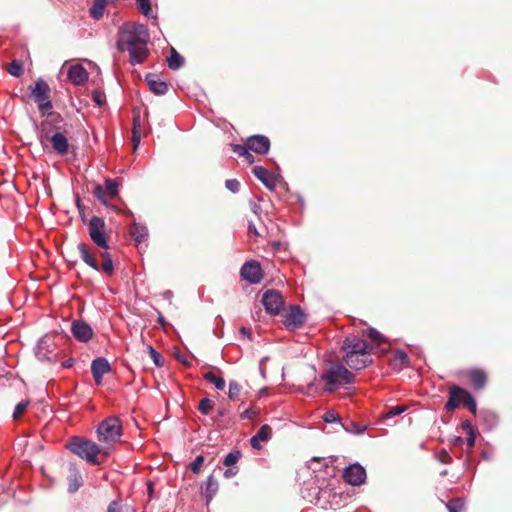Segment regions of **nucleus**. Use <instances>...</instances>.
<instances>
[{
    "label": "nucleus",
    "instance_id": "603ef678",
    "mask_svg": "<svg viewBox=\"0 0 512 512\" xmlns=\"http://www.w3.org/2000/svg\"><path fill=\"white\" fill-rule=\"evenodd\" d=\"M437 459H438L441 463H444V464H449V463H451V461H452L451 456L449 455V453H448L446 450H441V451L437 454Z\"/></svg>",
    "mask_w": 512,
    "mask_h": 512
},
{
    "label": "nucleus",
    "instance_id": "39448f33",
    "mask_svg": "<svg viewBox=\"0 0 512 512\" xmlns=\"http://www.w3.org/2000/svg\"><path fill=\"white\" fill-rule=\"evenodd\" d=\"M122 436V423L118 417L110 416L104 419L98 426V441L105 444L108 448L116 443Z\"/></svg>",
    "mask_w": 512,
    "mask_h": 512
},
{
    "label": "nucleus",
    "instance_id": "09e8293b",
    "mask_svg": "<svg viewBox=\"0 0 512 512\" xmlns=\"http://www.w3.org/2000/svg\"><path fill=\"white\" fill-rule=\"evenodd\" d=\"M225 186L232 193H237L240 190V183L236 179L226 180Z\"/></svg>",
    "mask_w": 512,
    "mask_h": 512
},
{
    "label": "nucleus",
    "instance_id": "72a5a7b5",
    "mask_svg": "<svg viewBox=\"0 0 512 512\" xmlns=\"http://www.w3.org/2000/svg\"><path fill=\"white\" fill-rule=\"evenodd\" d=\"M6 70L10 75L14 77H20L24 72L23 64L19 60H13L12 62H10L7 65Z\"/></svg>",
    "mask_w": 512,
    "mask_h": 512
},
{
    "label": "nucleus",
    "instance_id": "2eb2a0df",
    "mask_svg": "<svg viewBox=\"0 0 512 512\" xmlns=\"http://www.w3.org/2000/svg\"><path fill=\"white\" fill-rule=\"evenodd\" d=\"M343 360L351 369L355 370L364 369L372 362L370 352H364L362 356L356 353L353 354V352L345 353Z\"/></svg>",
    "mask_w": 512,
    "mask_h": 512
},
{
    "label": "nucleus",
    "instance_id": "c756f323",
    "mask_svg": "<svg viewBox=\"0 0 512 512\" xmlns=\"http://www.w3.org/2000/svg\"><path fill=\"white\" fill-rule=\"evenodd\" d=\"M141 139V123H140V114L137 113L133 117V130H132V141L134 145V149L137 148Z\"/></svg>",
    "mask_w": 512,
    "mask_h": 512
},
{
    "label": "nucleus",
    "instance_id": "864d4df0",
    "mask_svg": "<svg viewBox=\"0 0 512 512\" xmlns=\"http://www.w3.org/2000/svg\"><path fill=\"white\" fill-rule=\"evenodd\" d=\"M107 512H122L120 502L117 500L112 501L108 506Z\"/></svg>",
    "mask_w": 512,
    "mask_h": 512
},
{
    "label": "nucleus",
    "instance_id": "a18cd8bd",
    "mask_svg": "<svg viewBox=\"0 0 512 512\" xmlns=\"http://www.w3.org/2000/svg\"><path fill=\"white\" fill-rule=\"evenodd\" d=\"M205 461L203 455H198L193 462L190 463L189 468L195 474H198L201 471V467Z\"/></svg>",
    "mask_w": 512,
    "mask_h": 512
},
{
    "label": "nucleus",
    "instance_id": "de8ad7c7",
    "mask_svg": "<svg viewBox=\"0 0 512 512\" xmlns=\"http://www.w3.org/2000/svg\"><path fill=\"white\" fill-rule=\"evenodd\" d=\"M231 148L233 152L243 157L244 155H249V148L247 147V141L244 145L240 144H231Z\"/></svg>",
    "mask_w": 512,
    "mask_h": 512
},
{
    "label": "nucleus",
    "instance_id": "9b49d317",
    "mask_svg": "<svg viewBox=\"0 0 512 512\" xmlns=\"http://www.w3.org/2000/svg\"><path fill=\"white\" fill-rule=\"evenodd\" d=\"M342 477L348 484L359 486L365 481L366 471L361 465L355 463L344 470Z\"/></svg>",
    "mask_w": 512,
    "mask_h": 512
},
{
    "label": "nucleus",
    "instance_id": "4d7b16f0",
    "mask_svg": "<svg viewBox=\"0 0 512 512\" xmlns=\"http://www.w3.org/2000/svg\"><path fill=\"white\" fill-rule=\"evenodd\" d=\"M476 439V432H471L467 437V445L469 448L474 447Z\"/></svg>",
    "mask_w": 512,
    "mask_h": 512
},
{
    "label": "nucleus",
    "instance_id": "ddd939ff",
    "mask_svg": "<svg viewBox=\"0 0 512 512\" xmlns=\"http://www.w3.org/2000/svg\"><path fill=\"white\" fill-rule=\"evenodd\" d=\"M241 277L252 284L260 283L263 274L259 263L252 261L245 263L240 270Z\"/></svg>",
    "mask_w": 512,
    "mask_h": 512
},
{
    "label": "nucleus",
    "instance_id": "79ce46f5",
    "mask_svg": "<svg viewBox=\"0 0 512 512\" xmlns=\"http://www.w3.org/2000/svg\"><path fill=\"white\" fill-rule=\"evenodd\" d=\"M147 350L150 354V357L152 358L154 364L157 366V367H162L164 365V359L162 357V355L157 352L152 346H147Z\"/></svg>",
    "mask_w": 512,
    "mask_h": 512
},
{
    "label": "nucleus",
    "instance_id": "f03ea898",
    "mask_svg": "<svg viewBox=\"0 0 512 512\" xmlns=\"http://www.w3.org/2000/svg\"><path fill=\"white\" fill-rule=\"evenodd\" d=\"M66 447L91 465H100L109 455L107 447H101L83 437H73Z\"/></svg>",
    "mask_w": 512,
    "mask_h": 512
},
{
    "label": "nucleus",
    "instance_id": "c03bdc74",
    "mask_svg": "<svg viewBox=\"0 0 512 512\" xmlns=\"http://www.w3.org/2000/svg\"><path fill=\"white\" fill-rule=\"evenodd\" d=\"M406 410H407L406 405H397V406L389 408L388 411L385 413L384 417L392 418L397 415H400L401 413L405 412Z\"/></svg>",
    "mask_w": 512,
    "mask_h": 512
},
{
    "label": "nucleus",
    "instance_id": "bf43d9fd",
    "mask_svg": "<svg viewBox=\"0 0 512 512\" xmlns=\"http://www.w3.org/2000/svg\"><path fill=\"white\" fill-rule=\"evenodd\" d=\"M250 444L251 446L254 448V449H261V445H260V440L257 438L256 435H254L251 439H250Z\"/></svg>",
    "mask_w": 512,
    "mask_h": 512
},
{
    "label": "nucleus",
    "instance_id": "cd10ccee",
    "mask_svg": "<svg viewBox=\"0 0 512 512\" xmlns=\"http://www.w3.org/2000/svg\"><path fill=\"white\" fill-rule=\"evenodd\" d=\"M129 233L137 243L145 241L148 235L146 227L140 226L136 223L130 227Z\"/></svg>",
    "mask_w": 512,
    "mask_h": 512
},
{
    "label": "nucleus",
    "instance_id": "f3484780",
    "mask_svg": "<svg viewBox=\"0 0 512 512\" xmlns=\"http://www.w3.org/2000/svg\"><path fill=\"white\" fill-rule=\"evenodd\" d=\"M247 147L257 154H266L270 149V140L264 135H253L247 138Z\"/></svg>",
    "mask_w": 512,
    "mask_h": 512
},
{
    "label": "nucleus",
    "instance_id": "6e6d98bb",
    "mask_svg": "<svg viewBox=\"0 0 512 512\" xmlns=\"http://www.w3.org/2000/svg\"><path fill=\"white\" fill-rule=\"evenodd\" d=\"M461 427L464 431L467 432V434L469 435L471 432H475L472 424L470 421L466 420V421H463L462 424H461Z\"/></svg>",
    "mask_w": 512,
    "mask_h": 512
},
{
    "label": "nucleus",
    "instance_id": "6ab92c4d",
    "mask_svg": "<svg viewBox=\"0 0 512 512\" xmlns=\"http://www.w3.org/2000/svg\"><path fill=\"white\" fill-rule=\"evenodd\" d=\"M149 89L156 95H165L168 92L169 84L160 79L157 74L149 73L145 77Z\"/></svg>",
    "mask_w": 512,
    "mask_h": 512
},
{
    "label": "nucleus",
    "instance_id": "052dcab7",
    "mask_svg": "<svg viewBox=\"0 0 512 512\" xmlns=\"http://www.w3.org/2000/svg\"><path fill=\"white\" fill-rule=\"evenodd\" d=\"M248 233L249 234H254L256 236L260 235L253 223H249V225H248Z\"/></svg>",
    "mask_w": 512,
    "mask_h": 512
},
{
    "label": "nucleus",
    "instance_id": "c9c22d12",
    "mask_svg": "<svg viewBox=\"0 0 512 512\" xmlns=\"http://www.w3.org/2000/svg\"><path fill=\"white\" fill-rule=\"evenodd\" d=\"M214 407L213 401L209 398H203L199 401L198 410L203 415H209Z\"/></svg>",
    "mask_w": 512,
    "mask_h": 512
},
{
    "label": "nucleus",
    "instance_id": "b1692460",
    "mask_svg": "<svg viewBox=\"0 0 512 512\" xmlns=\"http://www.w3.org/2000/svg\"><path fill=\"white\" fill-rule=\"evenodd\" d=\"M202 494L205 496L207 502H210L218 491V482L210 475L204 486L201 487Z\"/></svg>",
    "mask_w": 512,
    "mask_h": 512
},
{
    "label": "nucleus",
    "instance_id": "473e14b6",
    "mask_svg": "<svg viewBox=\"0 0 512 512\" xmlns=\"http://www.w3.org/2000/svg\"><path fill=\"white\" fill-rule=\"evenodd\" d=\"M82 485V477L78 472L72 473L68 477V490L71 493L76 492Z\"/></svg>",
    "mask_w": 512,
    "mask_h": 512
},
{
    "label": "nucleus",
    "instance_id": "49530a36",
    "mask_svg": "<svg viewBox=\"0 0 512 512\" xmlns=\"http://www.w3.org/2000/svg\"><path fill=\"white\" fill-rule=\"evenodd\" d=\"M92 99H93L94 103L98 106H102L106 102L105 94H104V92H102L100 90H94L92 92Z\"/></svg>",
    "mask_w": 512,
    "mask_h": 512
},
{
    "label": "nucleus",
    "instance_id": "5701e85b",
    "mask_svg": "<svg viewBox=\"0 0 512 512\" xmlns=\"http://www.w3.org/2000/svg\"><path fill=\"white\" fill-rule=\"evenodd\" d=\"M455 388H461V387L457 386V385H454V384L449 385V387H448L449 398H448V401L445 404V410L447 412L454 411L461 404L464 405V403H465V397L463 396V394L456 393L457 395L455 397H453V390Z\"/></svg>",
    "mask_w": 512,
    "mask_h": 512
},
{
    "label": "nucleus",
    "instance_id": "a211bd4d",
    "mask_svg": "<svg viewBox=\"0 0 512 512\" xmlns=\"http://www.w3.org/2000/svg\"><path fill=\"white\" fill-rule=\"evenodd\" d=\"M111 371V366L106 358H96L91 363V372L95 383L100 385L102 383V377Z\"/></svg>",
    "mask_w": 512,
    "mask_h": 512
},
{
    "label": "nucleus",
    "instance_id": "7ed1b4c3",
    "mask_svg": "<svg viewBox=\"0 0 512 512\" xmlns=\"http://www.w3.org/2000/svg\"><path fill=\"white\" fill-rule=\"evenodd\" d=\"M320 379L326 382L325 392L332 393L338 384H350L355 380V375L342 364H332L321 376Z\"/></svg>",
    "mask_w": 512,
    "mask_h": 512
},
{
    "label": "nucleus",
    "instance_id": "aec40b11",
    "mask_svg": "<svg viewBox=\"0 0 512 512\" xmlns=\"http://www.w3.org/2000/svg\"><path fill=\"white\" fill-rule=\"evenodd\" d=\"M465 375L474 389H483L487 383V374L482 369L468 370Z\"/></svg>",
    "mask_w": 512,
    "mask_h": 512
},
{
    "label": "nucleus",
    "instance_id": "f257e3e1",
    "mask_svg": "<svg viewBox=\"0 0 512 512\" xmlns=\"http://www.w3.org/2000/svg\"><path fill=\"white\" fill-rule=\"evenodd\" d=\"M149 38L148 29L144 24L126 22L118 29L116 47L120 52H129L131 64L142 63L149 54Z\"/></svg>",
    "mask_w": 512,
    "mask_h": 512
},
{
    "label": "nucleus",
    "instance_id": "20e7f679",
    "mask_svg": "<svg viewBox=\"0 0 512 512\" xmlns=\"http://www.w3.org/2000/svg\"><path fill=\"white\" fill-rule=\"evenodd\" d=\"M77 249L80 253L81 259L89 267L95 271L102 270L108 276H112L114 274V264L109 252L103 251L100 253L102 263L99 265L95 255L91 252L89 246L86 243H78Z\"/></svg>",
    "mask_w": 512,
    "mask_h": 512
},
{
    "label": "nucleus",
    "instance_id": "bb28decb",
    "mask_svg": "<svg viewBox=\"0 0 512 512\" xmlns=\"http://www.w3.org/2000/svg\"><path fill=\"white\" fill-rule=\"evenodd\" d=\"M106 4V0H93L92 6L89 9L91 17L96 20L102 18Z\"/></svg>",
    "mask_w": 512,
    "mask_h": 512
},
{
    "label": "nucleus",
    "instance_id": "e433bc0d",
    "mask_svg": "<svg viewBox=\"0 0 512 512\" xmlns=\"http://www.w3.org/2000/svg\"><path fill=\"white\" fill-rule=\"evenodd\" d=\"M93 194L94 196L103 204H107L108 203V200L110 199L107 195V192L105 191V189L99 185V184H96L93 188Z\"/></svg>",
    "mask_w": 512,
    "mask_h": 512
},
{
    "label": "nucleus",
    "instance_id": "0eeeda50",
    "mask_svg": "<svg viewBox=\"0 0 512 512\" xmlns=\"http://www.w3.org/2000/svg\"><path fill=\"white\" fill-rule=\"evenodd\" d=\"M88 234L92 242L102 249H109V235L106 231L105 221L98 216H93L88 222Z\"/></svg>",
    "mask_w": 512,
    "mask_h": 512
},
{
    "label": "nucleus",
    "instance_id": "393cba45",
    "mask_svg": "<svg viewBox=\"0 0 512 512\" xmlns=\"http://www.w3.org/2000/svg\"><path fill=\"white\" fill-rule=\"evenodd\" d=\"M456 393H461L463 394V396L465 397V403H464V406L473 414H476L477 412V405H476V401L475 399L473 398V396L471 395L470 392H468L467 390H465L464 388H455L453 390V397H455L457 394Z\"/></svg>",
    "mask_w": 512,
    "mask_h": 512
},
{
    "label": "nucleus",
    "instance_id": "4468645a",
    "mask_svg": "<svg viewBox=\"0 0 512 512\" xmlns=\"http://www.w3.org/2000/svg\"><path fill=\"white\" fill-rule=\"evenodd\" d=\"M71 333L80 342L86 343L93 337L91 326L82 320H75L71 325Z\"/></svg>",
    "mask_w": 512,
    "mask_h": 512
},
{
    "label": "nucleus",
    "instance_id": "8fccbe9b",
    "mask_svg": "<svg viewBox=\"0 0 512 512\" xmlns=\"http://www.w3.org/2000/svg\"><path fill=\"white\" fill-rule=\"evenodd\" d=\"M259 414V409L255 408V407H250L248 409H246L241 415L240 417L242 419H253L254 417H256L257 415Z\"/></svg>",
    "mask_w": 512,
    "mask_h": 512
},
{
    "label": "nucleus",
    "instance_id": "4c0bfd02",
    "mask_svg": "<svg viewBox=\"0 0 512 512\" xmlns=\"http://www.w3.org/2000/svg\"><path fill=\"white\" fill-rule=\"evenodd\" d=\"M104 189L110 199L116 197L118 194V184L115 180L106 179Z\"/></svg>",
    "mask_w": 512,
    "mask_h": 512
},
{
    "label": "nucleus",
    "instance_id": "2f4dec72",
    "mask_svg": "<svg viewBox=\"0 0 512 512\" xmlns=\"http://www.w3.org/2000/svg\"><path fill=\"white\" fill-rule=\"evenodd\" d=\"M203 378L210 383L215 385V388L218 390H223L225 388V380L222 377L216 376L213 372L208 371L203 375Z\"/></svg>",
    "mask_w": 512,
    "mask_h": 512
},
{
    "label": "nucleus",
    "instance_id": "f8f14e48",
    "mask_svg": "<svg viewBox=\"0 0 512 512\" xmlns=\"http://www.w3.org/2000/svg\"><path fill=\"white\" fill-rule=\"evenodd\" d=\"M345 353L353 352V354L363 355L364 352H370L372 347L363 339L357 336L346 337L342 344Z\"/></svg>",
    "mask_w": 512,
    "mask_h": 512
},
{
    "label": "nucleus",
    "instance_id": "774afa93",
    "mask_svg": "<svg viewBox=\"0 0 512 512\" xmlns=\"http://www.w3.org/2000/svg\"><path fill=\"white\" fill-rule=\"evenodd\" d=\"M178 361L182 362L185 365H190L189 362L186 361L184 357L177 356Z\"/></svg>",
    "mask_w": 512,
    "mask_h": 512
},
{
    "label": "nucleus",
    "instance_id": "dca6fc26",
    "mask_svg": "<svg viewBox=\"0 0 512 512\" xmlns=\"http://www.w3.org/2000/svg\"><path fill=\"white\" fill-rule=\"evenodd\" d=\"M47 142L52 144L53 150L59 155H65L69 150V142L65 130L55 131Z\"/></svg>",
    "mask_w": 512,
    "mask_h": 512
},
{
    "label": "nucleus",
    "instance_id": "9d476101",
    "mask_svg": "<svg viewBox=\"0 0 512 512\" xmlns=\"http://www.w3.org/2000/svg\"><path fill=\"white\" fill-rule=\"evenodd\" d=\"M262 303L265 310L272 315H277L284 305L281 293L276 290H267L263 294Z\"/></svg>",
    "mask_w": 512,
    "mask_h": 512
},
{
    "label": "nucleus",
    "instance_id": "13d9d810",
    "mask_svg": "<svg viewBox=\"0 0 512 512\" xmlns=\"http://www.w3.org/2000/svg\"><path fill=\"white\" fill-rule=\"evenodd\" d=\"M237 473H238V468H235V467L228 468V469L225 470L224 476L226 478H231V477H234Z\"/></svg>",
    "mask_w": 512,
    "mask_h": 512
},
{
    "label": "nucleus",
    "instance_id": "a19ab883",
    "mask_svg": "<svg viewBox=\"0 0 512 512\" xmlns=\"http://www.w3.org/2000/svg\"><path fill=\"white\" fill-rule=\"evenodd\" d=\"M30 402L28 400L19 402L13 412V419L18 420L27 410V407L29 406Z\"/></svg>",
    "mask_w": 512,
    "mask_h": 512
},
{
    "label": "nucleus",
    "instance_id": "4be33fe9",
    "mask_svg": "<svg viewBox=\"0 0 512 512\" xmlns=\"http://www.w3.org/2000/svg\"><path fill=\"white\" fill-rule=\"evenodd\" d=\"M253 174L259 179L267 188L273 189L276 186V177L273 173L268 171L262 166L253 167Z\"/></svg>",
    "mask_w": 512,
    "mask_h": 512
},
{
    "label": "nucleus",
    "instance_id": "6e6552de",
    "mask_svg": "<svg viewBox=\"0 0 512 512\" xmlns=\"http://www.w3.org/2000/svg\"><path fill=\"white\" fill-rule=\"evenodd\" d=\"M61 123H63V118L59 113H47V118L41 123L40 129V140L42 144L47 142L55 131L63 130Z\"/></svg>",
    "mask_w": 512,
    "mask_h": 512
},
{
    "label": "nucleus",
    "instance_id": "f704fd0d",
    "mask_svg": "<svg viewBox=\"0 0 512 512\" xmlns=\"http://www.w3.org/2000/svg\"><path fill=\"white\" fill-rule=\"evenodd\" d=\"M139 12L145 17L152 16V6L150 0H135Z\"/></svg>",
    "mask_w": 512,
    "mask_h": 512
},
{
    "label": "nucleus",
    "instance_id": "5fc2aeb1",
    "mask_svg": "<svg viewBox=\"0 0 512 512\" xmlns=\"http://www.w3.org/2000/svg\"><path fill=\"white\" fill-rule=\"evenodd\" d=\"M351 425L353 426V429L346 428V430L351 431V432L356 433V434H361L365 430V426H363V425L355 424V423H352V422H351Z\"/></svg>",
    "mask_w": 512,
    "mask_h": 512
},
{
    "label": "nucleus",
    "instance_id": "0e129e2a",
    "mask_svg": "<svg viewBox=\"0 0 512 512\" xmlns=\"http://www.w3.org/2000/svg\"><path fill=\"white\" fill-rule=\"evenodd\" d=\"M447 509L449 510V512H458L457 509L455 508V506L451 502H449L447 504Z\"/></svg>",
    "mask_w": 512,
    "mask_h": 512
},
{
    "label": "nucleus",
    "instance_id": "338daca9",
    "mask_svg": "<svg viewBox=\"0 0 512 512\" xmlns=\"http://www.w3.org/2000/svg\"><path fill=\"white\" fill-rule=\"evenodd\" d=\"M158 321L159 323L164 326L165 325V318L160 314L159 317H158Z\"/></svg>",
    "mask_w": 512,
    "mask_h": 512
},
{
    "label": "nucleus",
    "instance_id": "7c9ffc66",
    "mask_svg": "<svg viewBox=\"0 0 512 512\" xmlns=\"http://www.w3.org/2000/svg\"><path fill=\"white\" fill-rule=\"evenodd\" d=\"M364 334L367 335V337L373 343H375L378 347H380L382 344L386 343L385 338L375 328H368V329H366L364 331Z\"/></svg>",
    "mask_w": 512,
    "mask_h": 512
},
{
    "label": "nucleus",
    "instance_id": "412c9836",
    "mask_svg": "<svg viewBox=\"0 0 512 512\" xmlns=\"http://www.w3.org/2000/svg\"><path fill=\"white\" fill-rule=\"evenodd\" d=\"M67 76L73 84L82 85L88 79V72L82 65L76 64L69 68Z\"/></svg>",
    "mask_w": 512,
    "mask_h": 512
},
{
    "label": "nucleus",
    "instance_id": "680f3d73",
    "mask_svg": "<svg viewBox=\"0 0 512 512\" xmlns=\"http://www.w3.org/2000/svg\"><path fill=\"white\" fill-rule=\"evenodd\" d=\"M243 158L250 164L254 162V156L249 152V155H244Z\"/></svg>",
    "mask_w": 512,
    "mask_h": 512
},
{
    "label": "nucleus",
    "instance_id": "37998d69",
    "mask_svg": "<svg viewBox=\"0 0 512 512\" xmlns=\"http://www.w3.org/2000/svg\"><path fill=\"white\" fill-rule=\"evenodd\" d=\"M241 391V385L237 381H230L228 396L231 400L238 398Z\"/></svg>",
    "mask_w": 512,
    "mask_h": 512
},
{
    "label": "nucleus",
    "instance_id": "1a4fd4ad",
    "mask_svg": "<svg viewBox=\"0 0 512 512\" xmlns=\"http://www.w3.org/2000/svg\"><path fill=\"white\" fill-rule=\"evenodd\" d=\"M305 321L306 316L298 305L290 306L283 315L284 325L291 330L299 328L305 323Z\"/></svg>",
    "mask_w": 512,
    "mask_h": 512
},
{
    "label": "nucleus",
    "instance_id": "69168bd1",
    "mask_svg": "<svg viewBox=\"0 0 512 512\" xmlns=\"http://www.w3.org/2000/svg\"><path fill=\"white\" fill-rule=\"evenodd\" d=\"M226 415V410L224 408L218 409V416L223 417Z\"/></svg>",
    "mask_w": 512,
    "mask_h": 512
},
{
    "label": "nucleus",
    "instance_id": "3c124183",
    "mask_svg": "<svg viewBox=\"0 0 512 512\" xmlns=\"http://www.w3.org/2000/svg\"><path fill=\"white\" fill-rule=\"evenodd\" d=\"M323 419L327 423L336 422L339 420V415L334 410H329L323 415Z\"/></svg>",
    "mask_w": 512,
    "mask_h": 512
},
{
    "label": "nucleus",
    "instance_id": "a878e982",
    "mask_svg": "<svg viewBox=\"0 0 512 512\" xmlns=\"http://www.w3.org/2000/svg\"><path fill=\"white\" fill-rule=\"evenodd\" d=\"M390 362L394 367L408 366L409 357L405 351L396 350L393 352Z\"/></svg>",
    "mask_w": 512,
    "mask_h": 512
},
{
    "label": "nucleus",
    "instance_id": "c85d7f7f",
    "mask_svg": "<svg viewBox=\"0 0 512 512\" xmlns=\"http://www.w3.org/2000/svg\"><path fill=\"white\" fill-rule=\"evenodd\" d=\"M168 67L172 70H178L184 63V58L176 51L175 48H171V54L167 58Z\"/></svg>",
    "mask_w": 512,
    "mask_h": 512
},
{
    "label": "nucleus",
    "instance_id": "58836bf2",
    "mask_svg": "<svg viewBox=\"0 0 512 512\" xmlns=\"http://www.w3.org/2000/svg\"><path fill=\"white\" fill-rule=\"evenodd\" d=\"M241 458V452L239 450H233L230 453L226 455L224 458L223 464L225 466H232L238 462V460Z\"/></svg>",
    "mask_w": 512,
    "mask_h": 512
},
{
    "label": "nucleus",
    "instance_id": "423d86ee",
    "mask_svg": "<svg viewBox=\"0 0 512 512\" xmlns=\"http://www.w3.org/2000/svg\"><path fill=\"white\" fill-rule=\"evenodd\" d=\"M29 89L31 90V97L38 105L39 111L42 115H45L52 109L49 85L42 78H39L35 81L34 87L30 86Z\"/></svg>",
    "mask_w": 512,
    "mask_h": 512
},
{
    "label": "nucleus",
    "instance_id": "e2e57ef3",
    "mask_svg": "<svg viewBox=\"0 0 512 512\" xmlns=\"http://www.w3.org/2000/svg\"><path fill=\"white\" fill-rule=\"evenodd\" d=\"M147 489H148L149 496L151 497L153 494V483L151 481H149L147 483Z\"/></svg>",
    "mask_w": 512,
    "mask_h": 512
},
{
    "label": "nucleus",
    "instance_id": "ea45409f",
    "mask_svg": "<svg viewBox=\"0 0 512 512\" xmlns=\"http://www.w3.org/2000/svg\"><path fill=\"white\" fill-rule=\"evenodd\" d=\"M272 434V428L268 424H264L260 427L256 436L260 441L266 442L270 439Z\"/></svg>",
    "mask_w": 512,
    "mask_h": 512
}]
</instances>
